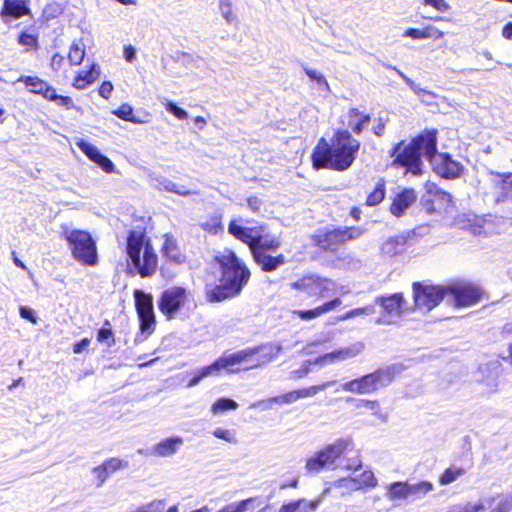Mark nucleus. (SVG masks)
Masks as SVG:
<instances>
[{
	"instance_id": "1",
	"label": "nucleus",
	"mask_w": 512,
	"mask_h": 512,
	"mask_svg": "<svg viewBox=\"0 0 512 512\" xmlns=\"http://www.w3.org/2000/svg\"><path fill=\"white\" fill-rule=\"evenodd\" d=\"M437 131L426 130L408 145L398 143L391 150L390 156L394 157L393 164L406 167L413 175L421 173V155H424L432 165L435 173L443 178L453 179L461 175L463 166L453 160L448 153L437 151Z\"/></svg>"
},
{
	"instance_id": "2",
	"label": "nucleus",
	"mask_w": 512,
	"mask_h": 512,
	"mask_svg": "<svg viewBox=\"0 0 512 512\" xmlns=\"http://www.w3.org/2000/svg\"><path fill=\"white\" fill-rule=\"evenodd\" d=\"M359 148L360 142L357 139L347 130H339L331 144L320 139L312 154L313 165L316 168L347 170L353 164Z\"/></svg>"
},
{
	"instance_id": "3",
	"label": "nucleus",
	"mask_w": 512,
	"mask_h": 512,
	"mask_svg": "<svg viewBox=\"0 0 512 512\" xmlns=\"http://www.w3.org/2000/svg\"><path fill=\"white\" fill-rule=\"evenodd\" d=\"M215 259L221 268V278L207 296L209 301L220 302L240 294L250 278V271L233 251L226 250Z\"/></svg>"
},
{
	"instance_id": "4",
	"label": "nucleus",
	"mask_w": 512,
	"mask_h": 512,
	"mask_svg": "<svg viewBox=\"0 0 512 512\" xmlns=\"http://www.w3.org/2000/svg\"><path fill=\"white\" fill-rule=\"evenodd\" d=\"M127 255L141 277H148L155 273L158 258L145 232L132 230L127 237Z\"/></svg>"
},
{
	"instance_id": "5",
	"label": "nucleus",
	"mask_w": 512,
	"mask_h": 512,
	"mask_svg": "<svg viewBox=\"0 0 512 512\" xmlns=\"http://www.w3.org/2000/svg\"><path fill=\"white\" fill-rule=\"evenodd\" d=\"M62 236L68 242L72 256L83 265L94 266L98 262L97 247L89 232L63 225Z\"/></svg>"
},
{
	"instance_id": "6",
	"label": "nucleus",
	"mask_w": 512,
	"mask_h": 512,
	"mask_svg": "<svg viewBox=\"0 0 512 512\" xmlns=\"http://www.w3.org/2000/svg\"><path fill=\"white\" fill-rule=\"evenodd\" d=\"M352 445L349 438H341L333 443L325 445L321 450L308 457L305 462V470L308 474H318L322 470L334 465L335 461L341 457Z\"/></svg>"
},
{
	"instance_id": "7",
	"label": "nucleus",
	"mask_w": 512,
	"mask_h": 512,
	"mask_svg": "<svg viewBox=\"0 0 512 512\" xmlns=\"http://www.w3.org/2000/svg\"><path fill=\"white\" fill-rule=\"evenodd\" d=\"M396 373L397 369L394 366L378 369L373 373L344 383L342 385V389L344 391L360 395L371 394L380 387L390 384Z\"/></svg>"
},
{
	"instance_id": "8",
	"label": "nucleus",
	"mask_w": 512,
	"mask_h": 512,
	"mask_svg": "<svg viewBox=\"0 0 512 512\" xmlns=\"http://www.w3.org/2000/svg\"><path fill=\"white\" fill-rule=\"evenodd\" d=\"M281 350V345H276L274 348L272 346L264 345L243 349L235 353L227 354L226 356H233L237 354L245 355L243 360L234 363L233 366L245 364V367L242 370H250L261 367L266 363H269L276 355H278L281 352Z\"/></svg>"
},
{
	"instance_id": "9",
	"label": "nucleus",
	"mask_w": 512,
	"mask_h": 512,
	"mask_svg": "<svg viewBox=\"0 0 512 512\" xmlns=\"http://www.w3.org/2000/svg\"><path fill=\"white\" fill-rule=\"evenodd\" d=\"M423 206L429 214L437 212L447 216H452L456 209L451 194L435 185L428 187L427 196L423 197Z\"/></svg>"
},
{
	"instance_id": "10",
	"label": "nucleus",
	"mask_w": 512,
	"mask_h": 512,
	"mask_svg": "<svg viewBox=\"0 0 512 512\" xmlns=\"http://www.w3.org/2000/svg\"><path fill=\"white\" fill-rule=\"evenodd\" d=\"M414 301L418 309L430 311L441 301L446 300V287L444 286H423L414 283Z\"/></svg>"
},
{
	"instance_id": "11",
	"label": "nucleus",
	"mask_w": 512,
	"mask_h": 512,
	"mask_svg": "<svg viewBox=\"0 0 512 512\" xmlns=\"http://www.w3.org/2000/svg\"><path fill=\"white\" fill-rule=\"evenodd\" d=\"M135 307L140 320V329L142 332H152L155 327V314L153 306V297L149 293L136 289L133 293Z\"/></svg>"
},
{
	"instance_id": "12",
	"label": "nucleus",
	"mask_w": 512,
	"mask_h": 512,
	"mask_svg": "<svg viewBox=\"0 0 512 512\" xmlns=\"http://www.w3.org/2000/svg\"><path fill=\"white\" fill-rule=\"evenodd\" d=\"M187 301L186 289L178 286L170 287L161 294L158 307L168 318H174L175 314L185 305Z\"/></svg>"
},
{
	"instance_id": "13",
	"label": "nucleus",
	"mask_w": 512,
	"mask_h": 512,
	"mask_svg": "<svg viewBox=\"0 0 512 512\" xmlns=\"http://www.w3.org/2000/svg\"><path fill=\"white\" fill-rule=\"evenodd\" d=\"M481 298L479 288L470 284H455L446 287V301L455 306H470Z\"/></svg>"
},
{
	"instance_id": "14",
	"label": "nucleus",
	"mask_w": 512,
	"mask_h": 512,
	"mask_svg": "<svg viewBox=\"0 0 512 512\" xmlns=\"http://www.w3.org/2000/svg\"><path fill=\"white\" fill-rule=\"evenodd\" d=\"M245 355L237 354L233 356H222L218 358L215 362H213L209 366H205L201 368L188 382L187 387L191 388L200 383L202 379L207 376L218 373L222 369H226L229 373H236L238 369H232L231 367L234 363L243 360Z\"/></svg>"
},
{
	"instance_id": "15",
	"label": "nucleus",
	"mask_w": 512,
	"mask_h": 512,
	"mask_svg": "<svg viewBox=\"0 0 512 512\" xmlns=\"http://www.w3.org/2000/svg\"><path fill=\"white\" fill-rule=\"evenodd\" d=\"M487 176L493 188L495 203L512 201V173H499L488 169Z\"/></svg>"
},
{
	"instance_id": "16",
	"label": "nucleus",
	"mask_w": 512,
	"mask_h": 512,
	"mask_svg": "<svg viewBox=\"0 0 512 512\" xmlns=\"http://www.w3.org/2000/svg\"><path fill=\"white\" fill-rule=\"evenodd\" d=\"M500 363L497 360L481 363L475 374L476 381L483 386V392L495 393L499 386Z\"/></svg>"
},
{
	"instance_id": "17",
	"label": "nucleus",
	"mask_w": 512,
	"mask_h": 512,
	"mask_svg": "<svg viewBox=\"0 0 512 512\" xmlns=\"http://www.w3.org/2000/svg\"><path fill=\"white\" fill-rule=\"evenodd\" d=\"M183 443L184 440L182 437L172 436L161 440L149 449H139L138 453L146 456L171 457L180 450Z\"/></svg>"
},
{
	"instance_id": "18",
	"label": "nucleus",
	"mask_w": 512,
	"mask_h": 512,
	"mask_svg": "<svg viewBox=\"0 0 512 512\" xmlns=\"http://www.w3.org/2000/svg\"><path fill=\"white\" fill-rule=\"evenodd\" d=\"M228 232L231 235H233L236 239L247 244L251 253H253L258 233L263 232V227H244L242 225L237 224L235 220H232L228 225Z\"/></svg>"
},
{
	"instance_id": "19",
	"label": "nucleus",
	"mask_w": 512,
	"mask_h": 512,
	"mask_svg": "<svg viewBox=\"0 0 512 512\" xmlns=\"http://www.w3.org/2000/svg\"><path fill=\"white\" fill-rule=\"evenodd\" d=\"M76 145L91 161L98 164L105 172H113V162L105 155H103L96 146L85 141L84 139H79L76 141Z\"/></svg>"
},
{
	"instance_id": "20",
	"label": "nucleus",
	"mask_w": 512,
	"mask_h": 512,
	"mask_svg": "<svg viewBox=\"0 0 512 512\" xmlns=\"http://www.w3.org/2000/svg\"><path fill=\"white\" fill-rule=\"evenodd\" d=\"M127 465V462L113 457L104 461L101 465L94 467L92 473L96 480V486L101 487L111 474L127 467Z\"/></svg>"
},
{
	"instance_id": "21",
	"label": "nucleus",
	"mask_w": 512,
	"mask_h": 512,
	"mask_svg": "<svg viewBox=\"0 0 512 512\" xmlns=\"http://www.w3.org/2000/svg\"><path fill=\"white\" fill-rule=\"evenodd\" d=\"M342 304L340 297H334L330 301H326L323 304L309 310H295L293 314L298 316L303 321H310L321 317L322 315L329 313Z\"/></svg>"
},
{
	"instance_id": "22",
	"label": "nucleus",
	"mask_w": 512,
	"mask_h": 512,
	"mask_svg": "<svg viewBox=\"0 0 512 512\" xmlns=\"http://www.w3.org/2000/svg\"><path fill=\"white\" fill-rule=\"evenodd\" d=\"M150 180L151 185L158 190L172 192L180 196L197 194L195 191L187 189L184 185L177 184L162 175H151Z\"/></svg>"
},
{
	"instance_id": "23",
	"label": "nucleus",
	"mask_w": 512,
	"mask_h": 512,
	"mask_svg": "<svg viewBox=\"0 0 512 512\" xmlns=\"http://www.w3.org/2000/svg\"><path fill=\"white\" fill-rule=\"evenodd\" d=\"M339 486L346 487L351 490H360L365 487L374 488L377 486V479L371 470H366L358 477L341 479L339 481Z\"/></svg>"
},
{
	"instance_id": "24",
	"label": "nucleus",
	"mask_w": 512,
	"mask_h": 512,
	"mask_svg": "<svg viewBox=\"0 0 512 512\" xmlns=\"http://www.w3.org/2000/svg\"><path fill=\"white\" fill-rule=\"evenodd\" d=\"M407 240L408 236L404 234L387 238L380 247L382 256L392 258L403 254L406 250Z\"/></svg>"
},
{
	"instance_id": "25",
	"label": "nucleus",
	"mask_w": 512,
	"mask_h": 512,
	"mask_svg": "<svg viewBox=\"0 0 512 512\" xmlns=\"http://www.w3.org/2000/svg\"><path fill=\"white\" fill-rule=\"evenodd\" d=\"M346 294L343 287L338 289V285L335 281L327 278L316 277L313 294L319 298H328L334 295L343 296Z\"/></svg>"
},
{
	"instance_id": "26",
	"label": "nucleus",
	"mask_w": 512,
	"mask_h": 512,
	"mask_svg": "<svg viewBox=\"0 0 512 512\" xmlns=\"http://www.w3.org/2000/svg\"><path fill=\"white\" fill-rule=\"evenodd\" d=\"M416 200V194L413 189H404L394 198L390 211L396 216L400 217Z\"/></svg>"
},
{
	"instance_id": "27",
	"label": "nucleus",
	"mask_w": 512,
	"mask_h": 512,
	"mask_svg": "<svg viewBox=\"0 0 512 512\" xmlns=\"http://www.w3.org/2000/svg\"><path fill=\"white\" fill-rule=\"evenodd\" d=\"M252 256L261 269L266 272L274 271L286 262L285 257L282 254L271 256L267 253H262L257 249L255 250V254H252Z\"/></svg>"
},
{
	"instance_id": "28",
	"label": "nucleus",
	"mask_w": 512,
	"mask_h": 512,
	"mask_svg": "<svg viewBox=\"0 0 512 512\" xmlns=\"http://www.w3.org/2000/svg\"><path fill=\"white\" fill-rule=\"evenodd\" d=\"M30 0H4L1 15L18 19L30 14Z\"/></svg>"
},
{
	"instance_id": "29",
	"label": "nucleus",
	"mask_w": 512,
	"mask_h": 512,
	"mask_svg": "<svg viewBox=\"0 0 512 512\" xmlns=\"http://www.w3.org/2000/svg\"><path fill=\"white\" fill-rule=\"evenodd\" d=\"M376 302L383 307L387 314L399 316L402 312L404 299L402 294L395 293L390 296L378 297Z\"/></svg>"
},
{
	"instance_id": "30",
	"label": "nucleus",
	"mask_w": 512,
	"mask_h": 512,
	"mask_svg": "<svg viewBox=\"0 0 512 512\" xmlns=\"http://www.w3.org/2000/svg\"><path fill=\"white\" fill-rule=\"evenodd\" d=\"M17 82H24L30 92L41 94L45 99H48V94H50L48 90L53 89V87L49 86L42 79L33 76H22Z\"/></svg>"
},
{
	"instance_id": "31",
	"label": "nucleus",
	"mask_w": 512,
	"mask_h": 512,
	"mask_svg": "<svg viewBox=\"0 0 512 512\" xmlns=\"http://www.w3.org/2000/svg\"><path fill=\"white\" fill-rule=\"evenodd\" d=\"M301 398L300 390H295L284 395L269 398L266 401H259L257 404H252V407L264 405V409H270L272 404H291Z\"/></svg>"
},
{
	"instance_id": "32",
	"label": "nucleus",
	"mask_w": 512,
	"mask_h": 512,
	"mask_svg": "<svg viewBox=\"0 0 512 512\" xmlns=\"http://www.w3.org/2000/svg\"><path fill=\"white\" fill-rule=\"evenodd\" d=\"M279 247L280 241L276 236L264 234V231L259 232L252 254H255L256 249L260 250L262 253H267V251H275Z\"/></svg>"
},
{
	"instance_id": "33",
	"label": "nucleus",
	"mask_w": 512,
	"mask_h": 512,
	"mask_svg": "<svg viewBox=\"0 0 512 512\" xmlns=\"http://www.w3.org/2000/svg\"><path fill=\"white\" fill-rule=\"evenodd\" d=\"M370 121L369 115H364L359 112L357 109L352 108L348 112V122L347 125L350 127L354 133L359 134L362 132L364 126Z\"/></svg>"
},
{
	"instance_id": "34",
	"label": "nucleus",
	"mask_w": 512,
	"mask_h": 512,
	"mask_svg": "<svg viewBox=\"0 0 512 512\" xmlns=\"http://www.w3.org/2000/svg\"><path fill=\"white\" fill-rule=\"evenodd\" d=\"M163 253L164 255L174 261L176 263H181L184 260L183 254L180 252L175 239L172 236H165V241L163 244Z\"/></svg>"
},
{
	"instance_id": "35",
	"label": "nucleus",
	"mask_w": 512,
	"mask_h": 512,
	"mask_svg": "<svg viewBox=\"0 0 512 512\" xmlns=\"http://www.w3.org/2000/svg\"><path fill=\"white\" fill-rule=\"evenodd\" d=\"M316 501H308L305 499L297 500L283 505L279 512H312L316 509Z\"/></svg>"
},
{
	"instance_id": "36",
	"label": "nucleus",
	"mask_w": 512,
	"mask_h": 512,
	"mask_svg": "<svg viewBox=\"0 0 512 512\" xmlns=\"http://www.w3.org/2000/svg\"><path fill=\"white\" fill-rule=\"evenodd\" d=\"M386 497L390 500L409 499L408 482H394L387 486Z\"/></svg>"
},
{
	"instance_id": "37",
	"label": "nucleus",
	"mask_w": 512,
	"mask_h": 512,
	"mask_svg": "<svg viewBox=\"0 0 512 512\" xmlns=\"http://www.w3.org/2000/svg\"><path fill=\"white\" fill-rule=\"evenodd\" d=\"M433 489H434L433 484L428 481H421L418 483H408L409 498L415 499V500L425 497Z\"/></svg>"
},
{
	"instance_id": "38",
	"label": "nucleus",
	"mask_w": 512,
	"mask_h": 512,
	"mask_svg": "<svg viewBox=\"0 0 512 512\" xmlns=\"http://www.w3.org/2000/svg\"><path fill=\"white\" fill-rule=\"evenodd\" d=\"M342 240H340L339 230L333 229L327 231L321 238L319 239V245L323 249L334 250L338 245L342 244Z\"/></svg>"
},
{
	"instance_id": "39",
	"label": "nucleus",
	"mask_w": 512,
	"mask_h": 512,
	"mask_svg": "<svg viewBox=\"0 0 512 512\" xmlns=\"http://www.w3.org/2000/svg\"><path fill=\"white\" fill-rule=\"evenodd\" d=\"M85 56V45L81 40L74 41L68 52L70 64H81Z\"/></svg>"
},
{
	"instance_id": "40",
	"label": "nucleus",
	"mask_w": 512,
	"mask_h": 512,
	"mask_svg": "<svg viewBox=\"0 0 512 512\" xmlns=\"http://www.w3.org/2000/svg\"><path fill=\"white\" fill-rule=\"evenodd\" d=\"M112 113L114 115H116L118 118L125 120V121L132 122V123L141 124V123L147 122L146 120L139 119V118L135 117L133 114L132 106H130L127 103L122 104L119 108H117L116 110H113Z\"/></svg>"
},
{
	"instance_id": "41",
	"label": "nucleus",
	"mask_w": 512,
	"mask_h": 512,
	"mask_svg": "<svg viewBox=\"0 0 512 512\" xmlns=\"http://www.w3.org/2000/svg\"><path fill=\"white\" fill-rule=\"evenodd\" d=\"M96 66H90V70L85 73V75L79 74L73 82V86L77 89H85L88 85L94 82L97 75L99 74L98 71L95 70Z\"/></svg>"
},
{
	"instance_id": "42",
	"label": "nucleus",
	"mask_w": 512,
	"mask_h": 512,
	"mask_svg": "<svg viewBox=\"0 0 512 512\" xmlns=\"http://www.w3.org/2000/svg\"><path fill=\"white\" fill-rule=\"evenodd\" d=\"M465 474V470L460 467L451 466L447 468L439 478L441 485H448Z\"/></svg>"
},
{
	"instance_id": "43",
	"label": "nucleus",
	"mask_w": 512,
	"mask_h": 512,
	"mask_svg": "<svg viewBox=\"0 0 512 512\" xmlns=\"http://www.w3.org/2000/svg\"><path fill=\"white\" fill-rule=\"evenodd\" d=\"M363 349H364V346L362 343H354L348 347L341 348L336 351H337L339 360L342 362V361L348 360L350 358L356 357L363 351Z\"/></svg>"
},
{
	"instance_id": "44",
	"label": "nucleus",
	"mask_w": 512,
	"mask_h": 512,
	"mask_svg": "<svg viewBox=\"0 0 512 512\" xmlns=\"http://www.w3.org/2000/svg\"><path fill=\"white\" fill-rule=\"evenodd\" d=\"M238 404L229 398H219L211 407L214 414H220L227 410H236Z\"/></svg>"
},
{
	"instance_id": "45",
	"label": "nucleus",
	"mask_w": 512,
	"mask_h": 512,
	"mask_svg": "<svg viewBox=\"0 0 512 512\" xmlns=\"http://www.w3.org/2000/svg\"><path fill=\"white\" fill-rule=\"evenodd\" d=\"M316 277L315 276H307L299 279L291 283V287L296 290L304 291L310 295L313 294L314 285H315Z\"/></svg>"
},
{
	"instance_id": "46",
	"label": "nucleus",
	"mask_w": 512,
	"mask_h": 512,
	"mask_svg": "<svg viewBox=\"0 0 512 512\" xmlns=\"http://www.w3.org/2000/svg\"><path fill=\"white\" fill-rule=\"evenodd\" d=\"M339 234H340V240L342 242H346L348 240H355L361 237L365 230L361 227H345V228H338Z\"/></svg>"
},
{
	"instance_id": "47",
	"label": "nucleus",
	"mask_w": 512,
	"mask_h": 512,
	"mask_svg": "<svg viewBox=\"0 0 512 512\" xmlns=\"http://www.w3.org/2000/svg\"><path fill=\"white\" fill-rule=\"evenodd\" d=\"M424 7H430L435 12L445 14L451 11L452 6L446 0H421Z\"/></svg>"
},
{
	"instance_id": "48",
	"label": "nucleus",
	"mask_w": 512,
	"mask_h": 512,
	"mask_svg": "<svg viewBox=\"0 0 512 512\" xmlns=\"http://www.w3.org/2000/svg\"><path fill=\"white\" fill-rule=\"evenodd\" d=\"M385 197V185L383 182L376 184L373 192H371L366 200L367 205L375 206L379 204Z\"/></svg>"
},
{
	"instance_id": "49",
	"label": "nucleus",
	"mask_w": 512,
	"mask_h": 512,
	"mask_svg": "<svg viewBox=\"0 0 512 512\" xmlns=\"http://www.w3.org/2000/svg\"><path fill=\"white\" fill-rule=\"evenodd\" d=\"M375 313L374 306H365L362 308L352 309L339 317L340 321H346L362 315H372Z\"/></svg>"
},
{
	"instance_id": "50",
	"label": "nucleus",
	"mask_w": 512,
	"mask_h": 512,
	"mask_svg": "<svg viewBox=\"0 0 512 512\" xmlns=\"http://www.w3.org/2000/svg\"><path fill=\"white\" fill-rule=\"evenodd\" d=\"M50 94H48V99L50 101L56 102L58 105L65 107L66 109H74L76 106L74 105L73 100L68 96L58 95L53 88L52 90H48Z\"/></svg>"
},
{
	"instance_id": "51",
	"label": "nucleus",
	"mask_w": 512,
	"mask_h": 512,
	"mask_svg": "<svg viewBox=\"0 0 512 512\" xmlns=\"http://www.w3.org/2000/svg\"><path fill=\"white\" fill-rule=\"evenodd\" d=\"M18 43L25 47L26 50H33L37 48L38 45V37L37 35L29 32H22L19 35Z\"/></svg>"
},
{
	"instance_id": "52",
	"label": "nucleus",
	"mask_w": 512,
	"mask_h": 512,
	"mask_svg": "<svg viewBox=\"0 0 512 512\" xmlns=\"http://www.w3.org/2000/svg\"><path fill=\"white\" fill-rule=\"evenodd\" d=\"M356 407L357 408H362V407L367 408V409L371 410L373 412V414L375 416H377L378 418H380L381 420H383V421L386 420V416H384L379 410V403L377 401L360 399L357 401Z\"/></svg>"
},
{
	"instance_id": "53",
	"label": "nucleus",
	"mask_w": 512,
	"mask_h": 512,
	"mask_svg": "<svg viewBox=\"0 0 512 512\" xmlns=\"http://www.w3.org/2000/svg\"><path fill=\"white\" fill-rule=\"evenodd\" d=\"M166 507V502L163 499L153 500L145 505L136 509L137 512H163Z\"/></svg>"
},
{
	"instance_id": "54",
	"label": "nucleus",
	"mask_w": 512,
	"mask_h": 512,
	"mask_svg": "<svg viewBox=\"0 0 512 512\" xmlns=\"http://www.w3.org/2000/svg\"><path fill=\"white\" fill-rule=\"evenodd\" d=\"M336 383L335 380L324 382L320 385L311 386L309 388H304L300 390L302 398L315 396L317 393L325 390L326 388L334 385Z\"/></svg>"
},
{
	"instance_id": "55",
	"label": "nucleus",
	"mask_w": 512,
	"mask_h": 512,
	"mask_svg": "<svg viewBox=\"0 0 512 512\" xmlns=\"http://www.w3.org/2000/svg\"><path fill=\"white\" fill-rule=\"evenodd\" d=\"M202 228L209 233L216 234L222 229L221 217L215 216L201 224Z\"/></svg>"
},
{
	"instance_id": "56",
	"label": "nucleus",
	"mask_w": 512,
	"mask_h": 512,
	"mask_svg": "<svg viewBox=\"0 0 512 512\" xmlns=\"http://www.w3.org/2000/svg\"><path fill=\"white\" fill-rule=\"evenodd\" d=\"M495 508L498 512H509L512 509V497L507 495L498 496Z\"/></svg>"
},
{
	"instance_id": "57",
	"label": "nucleus",
	"mask_w": 512,
	"mask_h": 512,
	"mask_svg": "<svg viewBox=\"0 0 512 512\" xmlns=\"http://www.w3.org/2000/svg\"><path fill=\"white\" fill-rule=\"evenodd\" d=\"M306 73L312 80H315L317 82L322 91L329 90L328 83L322 74L318 73L314 69H306Z\"/></svg>"
},
{
	"instance_id": "58",
	"label": "nucleus",
	"mask_w": 512,
	"mask_h": 512,
	"mask_svg": "<svg viewBox=\"0 0 512 512\" xmlns=\"http://www.w3.org/2000/svg\"><path fill=\"white\" fill-rule=\"evenodd\" d=\"M216 438L223 439L229 443H236L235 433L232 430L216 428L213 431Z\"/></svg>"
},
{
	"instance_id": "59",
	"label": "nucleus",
	"mask_w": 512,
	"mask_h": 512,
	"mask_svg": "<svg viewBox=\"0 0 512 512\" xmlns=\"http://www.w3.org/2000/svg\"><path fill=\"white\" fill-rule=\"evenodd\" d=\"M165 107H166V110L170 113H172L175 117H177L178 119H186L188 117V113L178 107L175 103H173L172 101H166L165 103Z\"/></svg>"
},
{
	"instance_id": "60",
	"label": "nucleus",
	"mask_w": 512,
	"mask_h": 512,
	"mask_svg": "<svg viewBox=\"0 0 512 512\" xmlns=\"http://www.w3.org/2000/svg\"><path fill=\"white\" fill-rule=\"evenodd\" d=\"M425 39L438 40L444 36V32L433 25H426L424 28Z\"/></svg>"
},
{
	"instance_id": "61",
	"label": "nucleus",
	"mask_w": 512,
	"mask_h": 512,
	"mask_svg": "<svg viewBox=\"0 0 512 512\" xmlns=\"http://www.w3.org/2000/svg\"><path fill=\"white\" fill-rule=\"evenodd\" d=\"M220 11H221V15L228 23L233 22L235 16L232 12L231 5L227 0L220 1Z\"/></svg>"
},
{
	"instance_id": "62",
	"label": "nucleus",
	"mask_w": 512,
	"mask_h": 512,
	"mask_svg": "<svg viewBox=\"0 0 512 512\" xmlns=\"http://www.w3.org/2000/svg\"><path fill=\"white\" fill-rule=\"evenodd\" d=\"M403 37L411 38L414 40H425L424 29L408 28L404 31Z\"/></svg>"
},
{
	"instance_id": "63",
	"label": "nucleus",
	"mask_w": 512,
	"mask_h": 512,
	"mask_svg": "<svg viewBox=\"0 0 512 512\" xmlns=\"http://www.w3.org/2000/svg\"><path fill=\"white\" fill-rule=\"evenodd\" d=\"M19 313L23 319H26L33 324L37 323V317H36L35 311L33 309H31L27 306H20Z\"/></svg>"
},
{
	"instance_id": "64",
	"label": "nucleus",
	"mask_w": 512,
	"mask_h": 512,
	"mask_svg": "<svg viewBox=\"0 0 512 512\" xmlns=\"http://www.w3.org/2000/svg\"><path fill=\"white\" fill-rule=\"evenodd\" d=\"M247 205L252 212L256 213L260 211L262 201L256 196H251L247 199Z\"/></svg>"
}]
</instances>
